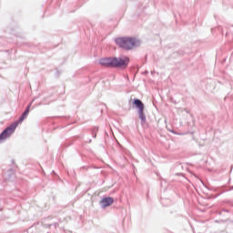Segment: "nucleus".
Returning a JSON list of instances; mask_svg holds the SVG:
<instances>
[{
	"label": "nucleus",
	"instance_id": "0eeeda50",
	"mask_svg": "<svg viewBox=\"0 0 233 233\" xmlns=\"http://www.w3.org/2000/svg\"><path fill=\"white\" fill-rule=\"evenodd\" d=\"M143 111L144 110L138 111V114H139V119H141V121L145 123V121H147V116H145V113Z\"/></svg>",
	"mask_w": 233,
	"mask_h": 233
},
{
	"label": "nucleus",
	"instance_id": "f03ea898",
	"mask_svg": "<svg viewBox=\"0 0 233 233\" xmlns=\"http://www.w3.org/2000/svg\"><path fill=\"white\" fill-rule=\"evenodd\" d=\"M128 63H130V59L125 56L123 58H103L100 60V65L104 66H113L116 68H127L128 66Z\"/></svg>",
	"mask_w": 233,
	"mask_h": 233
},
{
	"label": "nucleus",
	"instance_id": "7ed1b4c3",
	"mask_svg": "<svg viewBox=\"0 0 233 233\" xmlns=\"http://www.w3.org/2000/svg\"><path fill=\"white\" fill-rule=\"evenodd\" d=\"M18 123L15 122L12 124L10 127H6L1 134H0V141H4V139H7L9 136H12L14 132H15V128H17Z\"/></svg>",
	"mask_w": 233,
	"mask_h": 233
},
{
	"label": "nucleus",
	"instance_id": "39448f33",
	"mask_svg": "<svg viewBox=\"0 0 233 233\" xmlns=\"http://www.w3.org/2000/svg\"><path fill=\"white\" fill-rule=\"evenodd\" d=\"M30 106H32V104L27 106L25 112L20 116L18 123H23V121H25V119H26V117L28 116V114H30Z\"/></svg>",
	"mask_w": 233,
	"mask_h": 233
},
{
	"label": "nucleus",
	"instance_id": "20e7f679",
	"mask_svg": "<svg viewBox=\"0 0 233 233\" xmlns=\"http://www.w3.org/2000/svg\"><path fill=\"white\" fill-rule=\"evenodd\" d=\"M114 204V198H105L101 200V205L104 207V208H106V207H110V205H113Z\"/></svg>",
	"mask_w": 233,
	"mask_h": 233
},
{
	"label": "nucleus",
	"instance_id": "423d86ee",
	"mask_svg": "<svg viewBox=\"0 0 233 233\" xmlns=\"http://www.w3.org/2000/svg\"><path fill=\"white\" fill-rule=\"evenodd\" d=\"M133 104L137 108H138V111L145 110V104L139 99H135Z\"/></svg>",
	"mask_w": 233,
	"mask_h": 233
},
{
	"label": "nucleus",
	"instance_id": "f257e3e1",
	"mask_svg": "<svg viewBox=\"0 0 233 233\" xmlns=\"http://www.w3.org/2000/svg\"><path fill=\"white\" fill-rule=\"evenodd\" d=\"M115 41L116 44L120 46V48H124V50H132V48H136V46L141 45V40L132 36L117 37Z\"/></svg>",
	"mask_w": 233,
	"mask_h": 233
}]
</instances>
